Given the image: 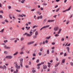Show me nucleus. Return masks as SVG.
I'll return each instance as SVG.
<instances>
[{
  "label": "nucleus",
  "instance_id": "55",
  "mask_svg": "<svg viewBox=\"0 0 73 73\" xmlns=\"http://www.w3.org/2000/svg\"><path fill=\"white\" fill-rule=\"evenodd\" d=\"M45 42L46 44H47V43H48V40H46L45 41Z\"/></svg>",
  "mask_w": 73,
  "mask_h": 73
},
{
  "label": "nucleus",
  "instance_id": "23",
  "mask_svg": "<svg viewBox=\"0 0 73 73\" xmlns=\"http://www.w3.org/2000/svg\"><path fill=\"white\" fill-rule=\"evenodd\" d=\"M50 37L51 36H49L48 37H47L46 38H47V39H49V38H50Z\"/></svg>",
  "mask_w": 73,
  "mask_h": 73
},
{
  "label": "nucleus",
  "instance_id": "22",
  "mask_svg": "<svg viewBox=\"0 0 73 73\" xmlns=\"http://www.w3.org/2000/svg\"><path fill=\"white\" fill-rule=\"evenodd\" d=\"M59 10H60V8H59L58 9L56 10V12H58V11H59Z\"/></svg>",
  "mask_w": 73,
  "mask_h": 73
},
{
  "label": "nucleus",
  "instance_id": "5",
  "mask_svg": "<svg viewBox=\"0 0 73 73\" xmlns=\"http://www.w3.org/2000/svg\"><path fill=\"white\" fill-rule=\"evenodd\" d=\"M34 42H35L33 41L31 42L28 43V45H31V44H33Z\"/></svg>",
  "mask_w": 73,
  "mask_h": 73
},
{
  "label": "nucleus",
  "instance_id": "51",
  "mask_svg": "<svg viewBox=\"0 0 73 73\" xmlns=\"http://www.w3.org/2000/svg\"><path fill=\"white\" fill-rule=\"evenodd\" d=\"M66 11H67V10L66 9V10H64L62 12L63 13L65 12H66Z\"/></svg>",
  "mask_w": 73,
  "mask_h": 73
},
{
  "label": "nucleus",
  "instance_id": "35",
  "mask_svg": "<svg viewBox=\"0 0 73 73\" xmlns=\"http://www.w3.org/2000/svg\"><path fill=\"white\" fill-rule=\"evenodd\" d=\"M25 7L26 8H29V6L28 5H26V6H25Z\"/></svg>",
  "mask_w": 73,
  "mask_h": 73
},
{
  "label": "nucleus",
  "instance_id": "52",
  "mask_svg": "<svg viewBox=\"0 0 73 73\" xmlns=\"http://www.w3.org/2000/svg\"><path fill=\"white\" fill-rule=\"evenodd\" d=\"M35 9H32L31 10V11H35Z\"/></svg>",
  "mask_w": 73,
  "mask_h": 73
},
{
  "label": "nucleus",
  "instance_id": "41",
  "mask_svg": "<svg viewBox=\"0 0 73 73\" xmlns=\"http://www.w3.org/2000/svg\"><path fill=\"white\" fill-rule=\"evenodd\" d=\"M32 72L33 73H35L36 72V70H32Z\"/></svg>",
  "mask_w": 73,
  "mask_h": 73
},
{
  "label": "nucleus",
  "instance_id": "40",
  "mask_svg": "<svg viewBox=\"0 0 73 73\" xmlns=\"http://www.w3.org/2000/svg\"><path fill=\"white\" fill-rule=\"evenodd\" d=\"M71 65V66H73V62H71L70 63Z\"/></svg>",
  "mask_w": 73,
  "mask_h": 73
},
{
  "label": "nucleus",
  "instance_id": "7",
  "mask_svg": "<svg viewBox=\"0 0 73 73\" xmlns=\"http://www.w3.org/2000/svg\"><path fill=\"white\" fill-rule=\"evenodd\" d=\"M42 19V15H40V16L38 17L37 18V19Z\"/></svg>",
  "mask_w": 73,
  "mask_h": 73
},
{
  "label": "nucleus",
  "instance_id": "18",
  "mask_svg": "<svg viewBox=\"0 0 73 73\" xmlns=\"http://www.w3.org/2000/svg\"><path fill=\"white\" fill-rule=\"evenodd\" d=\"M46 18L43 21V24H44V23H45V22H46Z\"/></svg>",
  "mask_w": 73,
  "mask_h": 73
},
{
  "label": "nucleus",
  "instance_id": "9",
  "mask_svg": "<svg viewBox=\"0 0 73 73\" xmlns=\"http://www.w3.org/2000/svg\"><path fill=\"white\" fill-rule=\"evenodd\" d=\"M19 53V52L18 51H17L15 53H14L13 54V56H16L17 54Z\"/></svg>",
  "mask_w": 73,
  "mask_h": 73
},
{
  "label": "nucleus",
  "instance_id": "25",
  "mask_svg": "<svg viewBox=\"0 0 73 73\" xmlns=\"http://www.w3.org/2000/svg\"><path fill=\"white\" fill-rule=\"evenodd\" d=\"M4 53L5 54H7V53H8V52H7V51H4Z\"/></svg>",
  "mask_w": 73,
  "mask_h": 73
},
{
  "label": "nucleus",
  "instance_id": "34",
  "mask_svg": "<svg viewBox=\"0 0 73 73\" xmlns=\"http://www.w3.org/2000/svg\"><path fill=\"white\" fill-rule=\"evenodd\" d=\"M22 64V63H20V65L21 66V68H23V67Z\"/></svg>",
  "mask_w": 73,
  "mask_h": 73
},
{
  "label": "nucleus",
  "instance_id": "31",
  "mask_svg": "<svg viewBox=\"0 0 73 73\" xmlns=\"http://www.w3.org/2000/svg\"><path fill=\"white\" fill-rule=\"evenodd\" d=\"M37 38V36L36 35H35L33 36V38Z\"/></svg>",
  "mask_w": 73,
  "mask_h": 73
},
{
  "label": "nucleus",
  "instance_id": "47",
  "mask_svg": "<svg viewBox=\"0 0 73 73\" xmlns=\"http://www.w3.org/2000/svg\"><path fill=\"white\" fill-rule=\"evenodd\" d=\"M5 22H6L7 23H8V22H9L7 20H5Z\"/></svg>",
  "mask_w": 73,
  "mask_h": 73
},
{
  "label": "nucleus",
  "instance_id": "60",
  "mask_svg": "<svg viewBox=\"0 0 73 73\" xmlns=\"http://www.w3.org/2000/svg\"><path fill=\"white\" fill-rule=\"evenodd\" d=\"M14 64H15L16 65H17V62H14Z\"/></svg>",
  "mask_w": 73,
  "mask_h": 73
},
{
  "label": "nucleus",
  "instance_id": "3",
  "mask_svg": "<svg viewBox=\"0 0 73 73\" xmlns=\"http://www.w3.org/2000/svg\"><path fill=\"white\" fill-rule=\"evenodd\" d=\"M50 27V25H47V26H44L42 28L40 29V31H41L42 29H45V28H48Z\"/></svg>",
  "mask_w": 73,
  "mask_h": 73
},
{
  "label": "nucleus",
  "instance_id": "59",
  "mask_svg": "<svg viewBox=\"0 0 73 73\" xmlns=\"http://www.w3.org/2000/svg\"><path fill=\"white\" fill-rule=\"evenodd\" d=\"M64 54V53L62 52L60 53V55H62V54Z\"/></svg>",
  "mask_w": 73,
  "mask_h": 73
},
{
  "label": "nucleus",
  "instance_id": "26",
  "mask_svg": "<svg viewBox=\"0 0 73 73\" xmlns=\"http://www.w3.org/2000/svg\"><path fill=\"white\" fill-rule=\"evenodd\" d=\"M24 1H25V0H23L21 1V3H24Z\"/></svg>",
  "mask_w": 73,
  "mask_h": 73
},
{
  "label": "nucleus",
  "instance_id": "53",
  "mask_svg": "<svg viewBox=\"0 0 73 73\" xmlns=\"http://www.w3.org/2000/svg\"><path fill=\"white\" fill-rule=\"evenodd\" d=\"M0 18L2 19L3 18V16L2 15H0Z\"/></svg>",
  "mask_w": 73,
  "mask_h": 73
},
{
  "label": "nucleus",
  "instance_id": "37",
  "mask_svg": "<svg viewBox=\"0 0 73 73\" xmlns=\"http://www.w3.org/2000/svg\"><path fill=\"white\" fill-rule=\"evenodd\" d=\"M39 60L38 59L36 61V63H38V62H39Z\"/></svg>",
  "mask_w": 73,
  "mask_h": 73
},
{
  "label": "nucleus",
  "instance_id": "56",
  "mask_svg": "<svg viewBox=\"0 0 73 73\" xmlns=\"http://www.w3.org/2000/svg\"><path fill=\"white\" fill-rule=\"evenodd\" d=\"M8 8H9V9H11V7L10 6H9V7H8Z\"/></svg>",
  "mask_w": 73,
  "mask_h": 73
},
{
  "label": "nucleus",
  "instance_id": "29",
  "mask_svg": "<svg viewBox=\"0 0 73 73\" xmlns=\"http://www.w3.org/2000/svg\"><path fill=\"white\" fill-rule=\"evenodd\" d=\"M64 38H62L61 39V41H64Z\"/></svg>",
  "mask_w": 73,
  "mask_h": 73
},
{
  "label": "nucleus",
  "instance_id": "36",
  "mask_svg": "<svg viewBox=\"0 0 73 73\" xmlns=\"http://www.w3.org/2000/svg\"><path fill=\"white\" fill-rule=\"evenodd\" d=\"M4 42H5V43H6V42H8V40H5L4 41Z\"/></svg>",
  "mask_w": 73,
  "mask_h": 73
},
{
  "label": "nucleus",
  "instance_id": "2",
  "mask_svg": "<svg viewBox=\"0 0 73 73\" xmlns=\"http://www.w3.org/2000/svg\"><path fill=\"white\" fill-rule=\"evenodd\" d=\"M44 64V62H41V63H39L38 64H37V66L38 67H37V69H40V65H41L42 64L43 65V64Z\"/></svg>",
  "mask_w": 73,
  "mask_h": 73
},
{
  "label": "nucleus",
  "instance_id": "54",
  "mask_svg": "<svg viewBox=\"0 0 73 73\" xmlns=\"http://www.w3.org/2000/svg\"><path fill=\"white\" fill-rule=\"evenodd\" d=\"M24 46L21 49V50H23L24 49Z\"/></svg>",
  "mask_w": 73,
  "mask_h": 73
},
{
  "label": "nucleus",
  "instance_id": "6",
  "mask_svg": "<svg viewBox=\"0 0 73 73\" xmlns=\"http://www.w3.org/2000/svg\"><path fill=\"white\" fill-rule=\"evenodd\" d=\"M58 27H55L54 28V30L55 31H57L58 29Z\"/></svg>",
  "mask_w": 73,
  "mask_h": 73
},
{
  "label": "nucleus",
  "instance_id": "30",
  "mask_svg": "<svg viewBox=\"0 0 73 73\" xmlns=\"http://www.w3.org/2000/svg\"><path fill=\"white\" fill-rule=\"evenodd\" d=\"M16 11L17 12H21V10H16Z\"/></svg>",
  "mask_w": 73,
  "mask_h": 73
},
{
  "label": "nucleus",
  "instance_id": "12",
  "mask_svg": "<svg viewBox=\"0 0 73 73\" xmlns=\"http://www.w3.org/2000/svg\"><path fill=\"white\" fill-rule=\"evenodd\" d=\"M54 21V20H48L47 21V23H50V22H53V21Z\"/></svg>",
  "mask_w": 73,
  "mask_h": 73
},
{
  "label": "nucleus",
  "instance_id": "27",
  "mask_svg": "<svg viewBox=\"0 0 73 73\" xmlns=\"http://www.w3.org/2000/svg\"><path fill=\"white\" fill-rule=\"evenodd\" d=\"M24 53L23 52H20V54L21 55L23 54H24Z\"/></svg>",
  "mask_w": 73,
  "mask_h": 73
},
{
  "label": "nucleus",
  "instance_id": "13",
  "mask_svg": "<svg viewBox=\"0 0 73 73\" xmlns=\"http://www.w3.org/2000/svg\"><path fill=\"white\" fill-rule=\"evenodd\" d=\"M46 68H47V66L44 65L43 66V69H46Z\"/></svg>",
  "mask_w": 73,
  "mask_h": 73
},
{
  "label": "nucleus",
  "instance_id": "45",
  "mask_svg": "<svg viewBox=\"0 0 73 73\" xmlns=\"http://www.w3.org/2000/svg\"><path fill=\"white\" fill-rule=\"evenodd\" d=\"M9 29H11V30H12L13 29V28H12V27H9Z\"/></svg>",
  "mask_w": 73,
  "mask_h": 73
},
{
  "label": "nucleus",
  "instance_id": "15",
  "mask_svg": "<svg viewBox=\"0 0 73 73\" xmlns=\"http://www.w3.org/2000/svg\"><path fill=\"white\" fill-rule=\"evenodd\" d=\"M71 7H72V6H70L68 9H66L67 11H69V10H70V9H71Z\"/></svg>",
  "mask_w": 73,
  "mask_h": 73
},
{
  "label": "nucleus",
  "instance_id": "58",
  "mask_svg": "<svg viewBox=\"0 0 73 73\" xmlns=\"http://www.w3.org/2000/svg\"><path fill=\"white\" fill-rule=\"evenodd\" d=\"M0 13H3V11L1 10L0 11Z\"/></svg>",
  "mask_w": 73,
  "mask_h": 73
},
{
  "label": "nucleus",
  "instance_id": "33",
  "mask_svg": "<svg viewBox=\"0 0 73 73\" xmlns=\"http://www.w3.org/2000/svg\"><path fill=\"white\" fill-rule=\"evenodd\" d=\"M38 54L39 56H41V54H42L41 53V52H39L38 53Z\"/></svg>",
  "mask_w": 73,
  "mask_h": 73
},
{
  "label": "nucleus",
  "instance_id": "43",
  "mask_svg": "<svg viewBox=\"0 0 73 73\" xmlns=\"http://www.w3.org/2000/svg\"><path fill=\"white\" fill-rule=\"evenodd\" d=\"M4 47L5 48V49H7V46L6 45H5L4 46Z\"/></svg>",
  "mask_w": 73,
  "mask_h": 73
},
{
  "label": "nucleus",
  "instance_id": "17",
  "mask_svg": "<svg viewBox=\"0 0 73 73\" xmlns=\"http://www.w3.org/2000/svg\"><path fill=\"white\" fill-rule=\"evenodd\" d=\"M38 31H36L35 33V35L37 36V35H38Z\"/></svg>",
  "mask_w": 73,
  "mask_h": 73
},
{
  "label": "nucleus",
  "instance_id": "21",
  "mask_svg": "<svg viewBox=\"0 0 73 73\" xmlns=\"http://www.w3.org/2000/svg\"><path fill=\"white\" fill-rule=\"evenodd\" d=\"M24 40V38H23V37L21 38V41H23V40Z\"/></svg>",
  "mask_w": 73,
  "mask_h": 73
},
{
  "label": "nucleus",
  "instance_id": "38",
  "mask_svg": "<svg viewBox=\"0 0 73 73\" xmlns=\"http://www.w3.org/2000/svg\"><path fill=\"white\" fill-rule=\"evenodd\" d=\"M59 36V35L58 34H56L55 35V36L56 37H58V36Z\"/></svg>",
  "mask_w": 73,
  "mask_h": 73
},
{
  "label": "nucleus",
  "instance_id": "20",
  "mask_svg": "<svg viewBox=\"0 0 73 73\" xmlns=\"http://www.w3.org/2000/svg\"><path fill=\"white\" fill-rule=\"evenodd\" d=\"M16 39H17V40H15V43H16V42H17V40H18V41H19V39L18 38H16Z\"/></svg>",
  "mask_w": 73,
  "mask_h": 73
},
{
  "label": "nucleus",
  "instance_id": "32",
  "mask_svg": "<svg viewBox=\"0 0 73 73\" xmlns=\"http://www.w3.org/2000/svg\"><path fill=\"white\" fill-rule=\"evenodd\" d=\"M38 27V26H36V25L34 26L33 27V29L35 28V27Z\"/></svg>",
  "mask_w": 73,
  "mask_h": 73
},
{
  "label": "nucleus",
  "instance_id": "39",
  "mask_svg": "<svg viewBox=\"0 0 73 73\" xmlns=\"http://www.w3.org/2000/svg\"><path fill=\"white\" fill-rule=\"evenodd\" d=\"M12 18L13 19H14V20H15L16 19V18H15V16H13Z\"/></svg>",
  "mask_w": 73,
  "mask_h": 73
},
{
  "label": "nucleus",
  "instance_id": "49",
  "mask_svg": "<svg viewBox=\"0 0 73 73\" xmlns=\"http://www.w3.org/2000/svg\"><path fill=\"white\" fill-rule=\"evenodd\" d=\"M67 56V54H66V53H65L64 54V56L65 57V56Z\"/></svg>",
  "mask_w": 73,
  "mask_h": 73
},
{
  "label": "nucleus",
  "instance_id": "24",
  "mask_svg": "<svg viewBox=\"0 0 73 73\" xmlns=\"http://www.w3.org/2000/svg\"><path fill=\"white\" fill-rule=\"evenodd\" d=\"M47 54H49V50H48L47 51Z\"/></svg>",
  "mask_w": 73,
  "mask_h": 73
},
{
  "label": "nucleus",
  "instance_id": "4",
  "mask_svg": "<svg viewBox=\"0 0 73 73\" xmlns=\"http://www.w3.org/2000/svg\"><path fill=\"white\" fill-rule=\"evenodd\" d=\"M13 57V56L11 55L7 56H6V58H8V59H11Z\"/></svg>",
  "mask_w": 73,
  "mask_h": 73
},
{
  "label": "nucleus",
  "instance_id": "48",
  "mask_svg": "<svg viewBox=\"0 0 73 73\" xmlns=\"http://www.w3.org/2000/svg\"><path fill=\"white\" fill-rule=\"evenodd\" d=\"M4 31V29H3L1 30V32H3Z\"/></svg>",
  "mask_w": 73,
  "mask_h": 73
},
{
  "label": "nucleus",
  "instance_id": "8",
  "mask_svg": "<svg viewBox=\"0 0 73 73\" xmlns=\"http://www.w3.org/2000/svg\"><path fill=\"white\" fill-rule=\"evenodd\" d=\"M62 30V29H60L58 31V32L57 33V34H58H58H60Z\"/></svg>",
  "mask_w": 73,
  "mask_h": 73
},
{
  "label": "nucleus",
  "instance_id": "14",
  "mask_svg": "<svg viewBox=\"0 0 73 73\" xmlns=\"http://www.w3.org/2000/svg\"><path fill=\"white\" fill-rule=\"evenodd\" d=\"M20 63L22 64L23 62V59H21L20 60Z\"/></svg>",
  "mask_w": 73,
  "mask_h": 73
},
{
  "label": "nucleus",
  "instance_id": "16",
  "mask_svg": "<svg viewBox=\"0 0 73 73\" xmlns=\"http://www.w3.org/2000/svg\"><path fill=\"white\" fill-rule=\"evenodd\" d=\"M65 59H62V64H64V62H65Z\"/></svg>",
  "mask_w": 73,
  "mask_h": 73
},
{
  "label": "nucleus",
  "instance_id": "61",
  "mask_svg": "<svg viewBox=\"0 0 73 73\" xmlns=\"http://www.w3.org/2000/svg\"><path fill=\"white\" fill-rule=\"evenodd\" d=\"M57 16V15H54V16H53V17H54V18H56V17Z\"/></svg>",
  "mask_w": 73,
  "mask_h": 73
},
{
  "label": "nucleus",
  "instance_id": "50",
  "mask_svg": "<svg viewBox=\"0 0 73 73\" xmlns=\"http://www.w3.org/2000/svg\"><path fill=\"white\" fill-rule=\"evenodd\" d=\"M10 48L11 47H10L7 46L6 49H10Z\"/></svg>",
  "mask_w": 73,
  "mask_h": 73
},
{
  "label": "nucleus",
  "instance_id": "42",
  "mask_svg": "<svg viewBox=\"0 0 73 73\" xmlns=\"http://www.w3.org/2000/svg\"><path fill=\"white\" fill-rule=\"evenodd\" d=\"M36 13H37V14H39V13H40V11H37L36 12Z\"/></svg>",
  "mask_w": 73,
  "mask_h": 73
},
{
  "label": "nucleus",
  "instance_id": "28",
  "mask_svg": "<svg viewBox=\"0 0 73 73\" xmlns=\"http://www.w3.org/2000/svg\"><path fill=\"white\" fill-rule=\"evenodd\" d=\"M67 49L68 50V52H69V47H67Z\"/></svg>",
  "mask_w": 73,
  "mask_h": 73
},
{
  "label": "nucleus",
  "instance_id": "63",
  "mask_svg": "<svg viewBox=\"0 0 73 73\" xmlns=\"http://www.w3.org/2000/svg\"><path fill=\"white\" fill-rule=\"evenodd\" d=\"M40 10L41 11H42V10H43V8L42 7H41L40 8Z\"/></svg>",
  "mask_w": 73,
  "mask_h": 73
},
{
  "label": "nucleus",
  "instance_id": "10",
  "mask_svg": "<svg viewBox=\"0 0 73 73\" xmlns=\"http://www.w3.org/2000/svg\"><path fill=\"white\" fill-rule=\"evenodd\" d=\"M15 67H16V68H17L18 69H20V66H18V65H16Z\"/></svg>",
  "mask_w": 73,
  "mask_h": 73
},
{
  "label": "nucleus",
  "instance_id": "19",
  "mask_svg": "<svg viewBox=\"0 0 73 73\" xmlns=\"http://www.w3.org/2000/svg\"><path fill=\"white\" fill-rule=\"evenodd\" d=\"M59 64H60V63H58V64H56L55 66V67H57V66H58V65H59Z\"/></svg>",
  "mask_w": 73,
  "mask_h": 73
},
{
  "label": "nucleus",
  "instance_id": "44",
  "mask_svg": "<svg viewBox=\"0 0 73 73\" xmlns=\"http://www.w3.org/2000/svg\"><path fill=\"white\" fill-rule=\"evenodd\" d=\"M19 17H23V16L21 15H19Z\"/></svg>",
  "mask_w": 73,
  "mask_h": 73
},
{
  "label": "nucleus",
  "instance_id": "64",
  "mask_svg": "<svg viewBox=\"0 0 73 73\" xmlns=\"http://www.w3.org/2000/svg\"><path fill=\"white\" fill-rule=\"evenodd\" d=\"M55 44V42H52V45H54Z\"/></svg>",
  "mask_w": 73,
  "mask_h": 73
},
{
  "label": "nucleus",
  "instance_id": "62",
  "mask_svg": "<svg viewBox=\"0 0 73 73\" xmlns=\"http://www.w3.org/2000/svg\"><path fill=\"white\" fill-rule=\"evenodd\" d=\"M25 67H26V68H28L29 67V66H28L27 65H26Z\"/></svg>",
  "mask_w": 73,
  "mask_h": 73
},
{
  "label": "nucleus",
  "instance_id": "1",
  "mask_svg": "<svg viewBox=\"0 0 73 73\" xmlns=\"http://www.w3.org/2000/svg\"><path fill=\"white\" fill-rule=\"evenodd\" d=\"M29 33L30 34H29L27 33H25V34H24V35H26L27 36H28L29 37H31L32 35V32L31 31H30L29 32Z\"/></svg>",
  "mask_w": 73,
  "mask_h": 73
},
{
  "label": "nucleus",
  "instance_id": "11",
  "mask_svg": "<svg viewBox=\"0 0 73 73\" xmlns=\"http://www.w3.org/2000/svg\"><path fill=\"white\" fill-rule=\"evenodd\" d=\"M3 70H4V69H5V70H6V69H7V67H6L4 65L3 66Z\"/></svg>",
  "mask_w": 73,
  "mask_h": 73
},
{
  "label": "nucleus",
  "instance_id": "57",
  "mask_svg": "<svg viewBox=\"0 0 73 73\" xmlns=\"http://www.w3.org/2000/svg\"><path fill=\"white\" fill-rule=\"evenodd\" d=\"M36 54H35V53H34L33 54V56H36Z\"/></svg>",
  "mask_w": 73,
  "mask_h": 73
},
{
  "label": "nucleus",
  "instance_id": "46",
  "mask_svg": "<svg viewBox=\"0 0 73 73\" xmlns=\"http://www.w3.org/2000/svg\"><path fill=\"white\" fill-rule=\"evenodd\" d=\"M69 23V21H68L66 22V24H67V25H68V24Z\"/></svg>",
  "mask_w": 73,
  "mask_h": 73
}]
</instances>
